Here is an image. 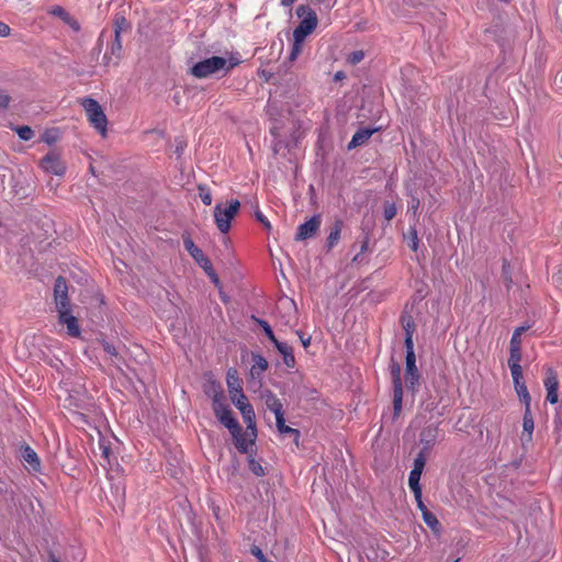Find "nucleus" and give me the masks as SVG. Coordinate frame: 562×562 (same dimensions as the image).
<instances>
[{"label": "nucleus", "mask_w": 562, "mask_h": 562, "mask_svg": "<svg viewBox=\"0 0 562 562\" xmlns=\"http://www.w3.org/2000/svg\"><path fill=\"white\" fill-rule=\"evenodd\" d=\"M239 64L238 59L229 58L226 59L221 56H212L204 60H201L194 64L190 68V74L199 79L207 78L221 70H224L225 74L231 71L235 66Z\"/></svg>", "instance_id": "obj_1"}, {"label": "nucleus", "mask_w": 562, "mask_h": 562, "mask_svg": "<svg viewBox=\"0 0 562 562\" xmlns=\"http://www.w3.org/2000/svg\"><path fill=\"white\" fill-rule=\"evenodd\" d=\"M83 108L87 120L91 126L104 138L108 135V117L100 105L93 98L86 97L80 101Z\"/></svg>", "instance_id": "obj_2"}, {"label": "nucleus", "mask_w": 562, "mask_h": 562, "mask_svg": "<svg viewBox=\"0 0 562 562\" xmlns=\"http://www.w3.org/2000/svg\"><path fill=\"white\" fill-rule=\"evenodd\" d=\"M296 14L301 21L293 31V37H297V42H304L317 27L318 19L316 12L307 5L297 7Z\"/></svg>", "instance_id": "obj_3"}, {"label": "nucleus", "mask_w": 562, "mask_h": 562, "mask_svg": "<svg viewBox=\"0 0 562 562\" xmlns=\"http://www.w3.org/2000/svg\"><path fill=\"white\" fill-rule=\"evenodd\" d=\"M240 207L238 200H232L228 206L216 204L214 207V220L216 227L223 234H226L231 229L232 220L236 216Z\"/></svg>", "instance_id": "obj_4"}, {"label": "nucleus", "mask_w": 562, "mask_h": 562, "mask_svg": "<svg viewBox=\"0 0 562 562\" xmlns=\"http://www.w3.org/2000/svg\"><path fill=\"white\" fill-rule=\"evenodd\" d=\"M212 408L216 418L229 430V432L238 430V422L233 416V413L226 403V396L224 393L217 394V397L214 398V403H212Z\"/></svg>", "instance_id": "obj_5"}, {"label": "nucleus", "mask_w": 562, "mask_h": 562, "mask_svg": "<svg viewBox=\"0 0 562 562\" xmlns=\"http://www.w3.org/2000/svg\"><path fill=\"white\" fill-rule=\"evenodd\" d=\"M401 372L402 370L398 363L394 362L391 364V376L393 383V411L395 417L400 416L403 404V384Z\"/></svg>", "instance_id": "obj_6"}, {"label": "nucleus", "mask_w": 562, "mask_h": 562, "mask_svg": "<svg viewBox=\"0 0 562 562\" xmlns=\"http://www.w3.org/2000/svg\"><path fill=\"white\" fill-rule=\"evenodd\" d=\"M54 301L57 313L71 308L68 297V284L64 277H58L54 285Z\"/></svg>", "instance_id": "obj_7"}, {"label": "nucleus", "mask_w": 562, "mask_h": 562, "mask_svg": "<svg viewBox=\"0 0 562 562\" xmlns=\"http://www.w3.org/2000/svg\"><path fill=\"white\" fill-rule=\"evenodd\" d=\"M231 434L235 440V447L240 453H248L255 446L257 430L247 429L246 431H243L240 425L238 424V430H234V432Z\"/></svg>", "instance_id": "obj_8"}, {"label": "nucleus", "mask_w": 562, "mask_h": 562, "mask_svg": "<svg viewBox=\"0 0 562 562\" xmlns=\"http://www.w3.org/2000/svg\"><path fill=\"white\" fill-rule=\"evenodd\" d=\"M559 375L558 373L550 367L544 369V379H543V385L547 391V397L546 400L550 404H557L559 402Z\"/></svg>", "instance_id": "obj_9"}, {"label": "nucleus", "mask_w": 562, "mask_h": 562, "mask_svg": "<svg viewBox=\"0 0 562 562\" xmlns=\"http://www.w3.org/2000/svg\"><path fill=\"white\" fill-rule=\"evenodd\" d=\"M426 464V458L425 456L419 452L418 456L414 459V465L412 471L409 472L408 476V485L411 491L413 492L414 496H418V494L422 492V486L419 484L420 476L423 473V470Z\"/></svg>", "instance_id": "obj_10"}, {"label": "nucleus", "mask_w": 562, "mask_h": 562, "mask_svg": "<svg viewBox=\"0 0 562 562\" xmlns=\"http://www.w3.org/2000/svg\"><path fill=\"white\" fill-rule=\"evenodd\" d=\"M41 167L49 173L55 176H63L66 171V166L60 156L54 151H49L41 160Z\"/></svg>", "instance_id": "obj_11"}, {"label": "nucleus", "mask_w": 562, "mask_h": 562, "mask_svg": "<svg viewBox=\"0 0 562 562\" xmlns=\"http://www.w3.org/2000/svg\"><path fill=\"white\" fill-rule=\"evenodd\" d=\"M322 217L319 214L313 215L308 221L297 227L296 240H305L313 237L319 229Z\"/></svg>", "instance_id": "obj_12"}, {"label": "nucleus", "mask_w": 562, "mask_h": 562, "mask_svg": "<svg viewBox=\"0 0 562 562\" xmlns=\"http://www.w3.org/2000/svg\"><path fill=\"white\" fill-rule=\"evenodd\" d=\"M227 386L231 400L235 406L238 400L243 402L248 401L247 396L243 392V387L238 376L236 375V371L233 369H231L227 373Z\"/></svg>", "instance_id": "obj_13"}, {"label": "nucleus", "mask_w": 562, "mask_h": 562, "mask_svg": "<svg viewBox=\"0 0 562 562\" xmlns=\"http://www.w3.org/2000/svg\"><path fill=\"white\" fill-rule=\"evenodd\" d=\"M406 372H405V380L407 387L415 392L417 387L419 386V373L418 369L416 367V357L406 356Z\"/></svg>", "instance_id": "obj_14"}, {"label": "nucleus", "mask_w": 562, "mask_h": 562, "mask_svg": "<svg viewBox=\"0 0 562 562\" xmlns=\"http://www.w3.org/2000/svg\"><path fill=\"white\" fill-rule=\"evenodd\" d=\"M512 378L514 381L515 391L520 402L524 403L525 407L530 406L531 396L528 392L527 385L524 382L522 371L512 373Z\"/></svg>", "instance_id": "obj_15"}, {"label": "nucleus", "mask_w": 562, "mask_h": 562, "mask_svg": "<svg viewBox=\"0 0 562 562\" xmlns=\"http://www.w3.org/2000/svg\"><path fill=\"white\" fill-rule=\"evenodd\" d=\"M58 321L60 324L67 326L68 335L71 337L80 336V327L77 317L71 314V308L58 313Z\"/></svg>", "instance_id": "obj_16"}, {"label": "nucleus", "mask_w": 562, "mask_h": 562, "mask_svg": "<svg viewBox=\"0 0 562 562\" xmlns=\"http://www.w3.org/2000/svg\"><path fill=\"white\" fill-rule=\"evenodd\" d=\"M261 398L263 400L266 407L274 414L276 418L284 415L283 405L272 391H263Z\"/></svg>", "instance_id": "obj_17"}, {"label": "nucleus", "mask_w": 562, "mask_h": 562, "mask_svg": "<svg viewBox=\"0 0 562 562\" xmlns=\"http://www.w3.org/2000/svg\"><path fill=\"white\" fill-rule=\"evenodd\" d=\"M236 407L239 409L244 422L247 424L248 430H257L256 429V423H255V411L251 406V404L247 402H243L240 400L237 401Z\"/></svg>", "instance_id": "obj_18"}, {"label": "nucleus", "mask_w": 562, "mask_h": 562, "mask_svg": "<svg viewBox=\"0 0 562 562\" xmlns=\"http://www.w3.org/2000/svg\"><path fill=\"white\" fill-rule=\"evenodd\" d=\"M535 429V422L531 414V407H525L524 418H522V435L521 440L530 442L532 439V432Z\"/></svg>", "instance_id": "obj_19"}, {"label": "nucleus", "mask_w": 562, "mask_h": 562, "mask_svg": "<svg viewBox=\"0 0 562 562\" xmlns=\"http://www.w3.org/2000/svg\"><path fill=\"white\" fill-rule=\"evenodd\" d=\"M378 131L379 128H360L353 134L351 140L348 144V149H352L364 145L370 139V137Z\"/></svg>", "instance_id": "obj_20"}, {"label": "nucleus", "mask_w": 562, "mask_h": 562, "mask_svg": "<svg viewBox=\"0 0 562 562\" xmlns=\"http://www.w3.org/2000/svg\"><path fill=\"white\" fill-rule=\"evenodd\" d=\"M50 14L59 18L63 20L67 25H69L75 32L80 31V24L79 22L71 16L63 7L55 5L50 10Z\"/></svg>", "instance_id": "obj_21"}, {"label": "nucleus", "mask_w": 562, "mask_h": 562, "mask_svg": "<svg viewBox=\"0 0 562 562\" xmlns=\"http://www.w3.org/2000/svg\"><path fill=\"white\" fill-rule=\"evenodd\" d=\"M342 227L344 222L340 218H337L330 227V232L326 239V247L328 250H331L339 243Z\"/></svg>", "instance_id": "obj_22"}, {"label": "nucleus", "mask_w": 562, "mask_h": 562, "mask_svg": "<svg viewBox=\"0 0 562 562\" xmlns=\"http://www.w3.org/2000/svg\"><path fill=\"white\" fill-rule=\"evenodd\" d=\"M274 347L282 355L283 362L288 368H294L295 367V357L293 355V349L290 345L286 342L278 341Z\"/></svg>", "instance_id": "obj_23"}, {"label": "nucleus", "mask_w": 562, "mask_h": 562, "mask_svg": "<svg viewBox=\"0 0 562 562\" xmlns=\"http://www.w3.org/2000/svg\"><path fill=\"white\" fill-rule=\"evenodd\" d=\"M277 429L280 434L291 435L296 446H299L301 432L299 429L285 425L284 415L276 418Z\"/></svg>", "instance_id": "obj_24"}, {"label": "nucleus", "mask_w": 562, "mask_h": 562, "mask_svg": "<svg viewBox=\"0 0 562 562\" xmlns=\"http://www.w3.org/2000/svg\"><path fill=\"white\" fill-rule=\"evenodd\" d=\"M278 308L279 311L284 308L288 312L284 324L288 326H294L296 322V308L294 302L289 300L283 301L280 303Z\"/></svg>", "instance_id": "obj_25"}, {"label": "nucleus", "mask_w": 562, "mask_h": 562, "mask_svg": "<svg viewBox=\"0 0 562 562\" xmlns=\"http://www.w3.org/2000/svg\"><path fill=\"white\" fill-rule=\"evenodd\" d=\"M520 361L521 348H509L508 367L510 369V373L522 371Z\"/></svg>", "instance_id": "obj_26"}, {"label": "nucleus", "mask_w": 562, "mask_h": 562, "mask_svg": "<svg viewBox=\"0 0 562 562\" xmlns=\"http://www.w3.org/2000/svg\"><path fill=\"white\" fill-rule=\"evenodd\" d=\"M182 238L186 250L190 254L194 261L199 260L204 255L202 249L194 244L189 235H183Z\"/></svg>", "instance_id": "obj_27"}, {"label": "nucleus", "mask_w": 562, "mask_h": 562, "mask_svg": "<svg viewBox=\"0 0 562 562\" xmlns=\"http://www.w3.org/2000/svg\"><path fill=\"white\" fill-rule=\"evenodd\" d=\"M101 346L104 350V352L110 357L113 364L116 367H120L122 363V357L120 356V352L117 351L116 347L109 341L102 340Z\"/></svg>", "instance_id": "obj_28"}, {"label": "nucleus", "mask_w": 562, "mask_h": 562, "mask_svg": "<svg viewBox=\"0 0 562 562\" xmlns=\"http://www.w3.org/2000/svg\"><path fill=\"white\" fill-rule=\"evenodd\" d=\"M195 262L206 272V274L212 279V281L215 284H217L220 282L218 277L213 269L211 260L205 255H203Z\"/></svg>", "instance_id": "obj_29"}, {"label": "nucleus", "mask_w": 562, "mask_h": 562, "mask_svg": "<svg viewBox=\"0 0 562 562\" xmlns=\"http://www.w3.org/2000/svg\"><path fill=\"white\" fill-rule=\"evenodd\" d=\"M401 324L406 335L414 336L416 324L413 316L408 313H404L401 316Z\"/></svg>", "instance_id": "obj_30"}, {"label": "nucleus", "mask_w": 562, "mask_h": 562, "mask_svg": "<svg viewBox=\"0 0 562 562\" xmlns=\"http://www.w3.org/2000/svg\"><path fill=\"white\" fill-rule=\"evenodd\" d=\"M23 459L27 462L34 470L40 468V459L36 452L29 446H26L23 450Z\"/></svg>", "instance_id": "obj_31"}, {"label": "nucleus", "mask_w": 562, "mask_h": 562, "mask_svg": "<svg viewBox=\"0 0 562 562\" xmlns=\"http://www.w3.org/2000/svg\"><path fill=\"white\" fill-rule=\"evenodd\" d=\"M130 29V23L124 15L116 14L114 18V34L115 37H121V33Z\"/></svg>", "instance_id": "obj_32"}, {"label": "nucleus", "mask_w": 562, "mask_h": 562, "mask_svg": "<svg viewBox=\"0 0 562 562\" xmlns=\"http://www.w3.org/2000/svg\"><path fill=\"white\" fill-rule=\"evenodd\" d=\"M251 319L254 322H256L265 331L266 336L268 337V339L273 342V345H276L279 340L277 339V337L274 336V333L271 328V326L269 325V323L265 319H261V318H258L256 316H251Z\"/></svg>", "instance_id": "obj_33"}, {"label": "nucleus", "mask_w": 562, "mask_h": 562, "mask_svg": "<svg viewBox=\"0 0 562 562\" xmlns=\"http://www.w3.org/2000/svg\"><path fill=\"white\" fill-rule=\"evenodd\" d=\"M502 278L504 280L506 289L509 291L514 284V281H513V277H512V268L507 260L503 261Z\"/></svg>", "instance_id": "obj_34"}, {"label": "nucleus", "mask_w": 562, "mask_h": 562, "mask_svg": "<svg viewBox=\"0 0 562 562\" xmlns=\"http://www.w3.org/2000/svg\"><path fill=\"white\" fill-rule=\"evenodd\" d=\"M254 361H255V363L251 368L252 374H255V373L260 374L268 369V361L262 356L254 355Z\"/></svg>", "instance_id": "obj_35"}, {"label": "nucleus", "mask_w": 562, "mask_h": 562, "mask_svg": "<svg viewBox=\"0 0 562 562\" xmlns=\"http://www.w3.org/2000/svg\"><path fill=\"white\" fill-rule=\"evenodd\" d=\"M12 130L19 135V137L23 140H30L34 137L33 130L27 125L14 126Z\"/></svg>", "instance_id": "obj_36"}, {"label": "nucleus", "mask_w": 562, "mask_h": 562, "mask_svg": "<svg viewBox=\"0 0 562 562\" xmlns=\"http://www.w3.org/2000/svg\"><path fill=\"white\" fill-rule=\"evenodd\" d=\"M248 467L249 470L256 475V476H263L266 474L263 467L259 461H257L251 454L248 458Z\"/></svg>", "instance_id": "obj_37"}, {"label": "nucleus", "mask_w": 562, "mask_h": 562, "mask_svg": "<svg viewBox=\"0 0 562 562\" xmlns=\"http://www.w3.org/2000/svg\"><path fill=\"white\" fill-rule=\"evenodd\" d=\"M423 519L425 521V524L431 528L434 531H438L439 530V527H440V522L439 520L437 519V517L431 513H424L423 515Z\"/></svg>", "instance_id": "obj_38"}, {"label": "nucleus", "mask_w": 562, "mask_h": 562, "mask_svg": "<svg viewBox=\"0 0 562 562\" xmlns=\"http://www.w3.org/2000/svg\"><path fill=\"white\" fill-rule=\"evenodd\" d=\"M224 393L223 389L220 383L217 382H210L207 387L205 389V394L209 395L212 398V403H214V398L217 397V394Z\"/></svg>", "instance_id": "obj_39"}, {"label": "nucleus", "mask_w": 562, "mask_h": 562, "mask_svg": "<svg viewBox=\"0 0 562 562\" xmlns=\"http://www.w3.org/2000/svg\"><path fill=\"white\" fill-rule=\"evenodd\" d=\"M303 43L304 42H297V37H293V45H292V49H291V53H290V56H289V59L291 61H294L299 57V55L301 54L302 47H303Z\"/></svg>", "instance_id": "obj_40"}, {"label": "nucleus", "mask_w": 562, "mask_h": 562, "mask_svg": "<svg viewBox=\"0 0 562 562\" xmlns=\"http://www.w3.org/2000/svg\"><path fill=\"white\" fill-rule=\"evenodd\" d=\"M364 58V53L362 50H355L350 53L347 57L348 64L355 66L361 63Z\"/></svg>", "instance_id": "obj_41"}, {"label": "nucleus", "mask_w": 562, "mask_h": 562, "mask_svg": "<svg viewBox=\"0 0 562 562\" xmlns=\"http://www.w3.org/2000/svg\"><path fill=\"white\" fill-rule=\"evenodd\" d=\"M397 209L394 203H385L384 205V217L386 221H391L395 217Z\"/></svg>", "instance_id": "obj_42"}, {"label": "nucleus", "mask_w": 562, "mask_h": 562, "mask_svg": "<svg viewBox=\"0 0 562 562\" xmlns=\"http://www.w3.org/2000/svg\"><path fill=\"white\" fill-rule=\"evenodd\" d=\"M199 191H200V198H201V201L203 202V204L211 205V203H212L211 191L207 188L202 187V186L199 187Z\"/></svg>", "instance_id": "obj_43"}, {"label": "nucleus", "mask_w": 562, "mask_h": 562, "mask_svg": "<svg viewBox=\"0 0 562 562\" xmlns=\"http://www.w3.org/2000/svg\"><path fill=\"white\" fill-rule=\"evenodd\" d=\"M413 337L414 336H411V335H406L405 336V339H404V345H405V349H406V356H412V357H416L415 356V351H414V341H413Z\"/></svg>", "instance_id": "obj_44"}, {"label": "nucleus", "mask_w": 562, "mask_h": 562, "mask_svg": "<svg viewBox=\"0 0 562 562\" xmlns=\"http://www.w3.org/2000/svg\"><path fill=\"white\" fill-rule=\"evenodd\" d=\"M111 54L115 55L117 58L120 57V53L122 50V40L121 37H115L114 42L111 45Z\"/></svg>", "instance_id": "obj_45"}, {"label": "nucleus", "mask_w": 562, "mask_h": 562, "mask_svg": "<svg viewBox=\"0 0 562 562\" xmlns=\"http://www.w3.org/2000/svg\"><path fill=\"white\" fill-rule=\"evenodd\" d=\"M409 234H411V241H409V247L413 251H417L418 249V245H419V240H418V236H417V232L415 228H412L409 231Z\"/></svg>", "instance_id": "obj_46"}, {"label": "nucleus", "mask_w": 562, "mask_h": 562, "mask_svg": "<svg viewBox=\"0 0 562 562\" xmlns=\"http://www.w3.org/2000/svg\"><path fill=\"white\" fill-rule=\"evenodd\" d=\"M10 95L2 89H0V110H4L9 106Z\"/></svg>", "instance_id": "obj_47"}, {"label": "nucleus", "mask_w": 562, "mask_h": 562, "mask_svg": "<svg viewBox=\"0 0 562 562\" xmlns=\"http://www.w3.org/2000/svg\"><path fill=\"white\" fill-rule=\"evenodd\" d=\"M414 498L416 501L418 509L422 512V515H424V513H429L427 506L424 504L422 499V492L418 494V496H414Z\"/></svg>", "instance_id": "obj_48"}, {"label": "nucleus", "mask_w": 562, "mask_h": 562, "mask_svg": "<svg viewBox=\"0 0 562 562\" xmlns=\"http://www.w3.org/2000/svg\"><path fill=\"white\" fill-rule=\"evenodd\" d=\"M255 215H256L257 221L260 222L261 224H263V226L267 229L271 228L270 222L266 218V216L260 211H257L255 213Z\"/></svg>", "instance_id": "obj_49"}, {"label": "nucleus", "mask_w": 562, "mask_h": 562, "mask_svg": "<svg viewBox=\"0 0 562 562\" xmlns=\"http://www.w3.org/2000/svg\"><path fill=\"white\" fill-rule=\"evenodd\" d=\"M251 553L258 559L259 562H267V559L260 548H251Z\"/></svg>", "instance_id": "obj_50"}, {"label": "nucleus", "mask_w": 562, "mask_h": 562, "mask_svg": "<svg viewBox=\"0 0 562 562\" xmlns=\"http://www.w3.org/2000/svg\"><path fill=\"white\" fill-rule=\"evenodd\" d=\"M509 348H521V337L513 334Z\"/></svg>", "instance_id": "obj_51"}, {"label": "nucleus", "mask_w": 562, "mask_h": 562, "mask_svg": "<svg viewBox=\"0 0 562 562\" xmlns=\"http://www.w3.org/2000/svg\"><path fill=\"white\" fill-rule=\"evenodd\" d=\"M10 32H11L10 26L8 24H5L4 22L0 21V36L7 37L10 35Z\"/></svg>", "instance_id": "obj_52"}, {"label": "nucleus", "mask_w": 562, "mask_h": 562, "mask_svg": "<svg viewBox=\"0 0 562 562\" xmlns=\"http://www.w3.org/2000/svg\"><path fill=\"white\" fill-rule=\"evenodd\" d=\"M418 207H419V200L417 198H413L411 205H409V210H412L415 213L418 210Z\"/></svg>", "instance_id": "obj_53"}, {"label": "nucleus", "mask_w": 562, "mask_h": 562, "mask_svg": "<svg viewBox=\"0 0 562 562\" xmlns=\"http://www.w3.org/2000/svg\"><path fill=\"white\" fill-rule=\"evenodd\" d=\"M529 329V326H520V327H517L513 334L515 335H518L521 337L522 333H525L526 330Z\"/></svg>", "instance_id": "obj_54"}, {"label": "nucleus", "mask_w": 562, "mask_h": 562, "mask_svg": "<svg viewBox=\"0 0 562 562\" xmlns=\"http://www.w3.org/2000/svg\"><path fill=\"white\" fill-rule=\"evenodd\" d=\"M300 339L302 341V345L304 346V348H307L311 344V337H306L304 338L302 335H300Z\"/></svg>", "instance_id": "obj_55"}, {"label": "nucleus", "mask_w": 562, "mask_h": 562, "mask_svg": "<svg viewBox=\"0 0 562 562\" xmlns=\"http://www.w3.org/2000/svg\"><path fill=\"white\" fill-rule=\"evenodd\" d=\"M280 2L283 7H291L295 0H280Z\"/></svg>", "instance_id": "obj_56"}, {"label": "nucleus", "mask_w": 562, "mask_h": 562, "mask_svg": "<svg viewBox=\"0 0 562 562\" xmlns=\"http://www.w3.org/2000/svg\"><path fill=\"white\" fill-rule=\"evenodd\" d=\"M103 448V454L105 457H108L109 452H110V449L108 447H102Z\"/></svg>", "instance_id": "obj_57"}, {"label": "nucleus", "mask_w": 562, "mask_h": 562, "mask_svg": "<svg viewBox=\"0 0 562 562\" xmlns=\"http://www.w3.org/2000/svg\"><path fill=\"white\" fill-rule=\"evenodd\" d=\"M344 77V74L341 71H338L336 75H335V78L336 79H340Z\"/></svg>", "instance_id": "obj_58"}, {"label": "nucleus", "mask_w": 562, "mask_h": 562, "mask_svg": "<svg viewBox=\"0 0 562 562\" xmlns=\"http://www.w3.org/2000/svg\"><path fill=\"white\" fill-rule=\"evenodd\" d=\"M50 562H59V560L54 554H50Z\"/></svg>", "instance_id": "obj_59"}, {"label": "nucleus", "mask_w": 562, "mask_h": 562, "mask_svg": "<svg viewBox=\"0 0 562 562\" xmlns=\"http://www.w3.org/2000/svg\"><path fill=\"white\" fill-rule=\"evenodd\" d=\"M368 241H364L361 246V251H364L367 249Z\"/></svg>", "instance_id": "obj_60"}, {"label": "nucleus", "mask_w": 562, "mask_h": 562, "mask_svg": "<svg viewBox=\"0 0 562 562\" xmlns=\"http://www.w3.org/2000/svg\"><path fill=\"white\" fill-rule=\"evenodd\" d=\"M46 143L50 144L54 142V139H52V136H48V138H45Z\"/></svg>", "instance_id": "obj_61"}, {"label": "nucleus", "mask_w": 562, "mask_h": 562, "mask_svg": "<svg viewBox=\"0 0 562 562\" xmlns=\"http://www.w3.org/2000/svg\"><path fill=\"white\" fill-rule=\"evenodd\" d=\"M46 143L50 144L54 142V139H52V136H48V138H45Z\"/></svg>", "instance_id": "obj_62"}, {"label": "nucleus", "mask_w": 562, "mask_h": 562, "mask_svg": "<svg viewBox=\"0 0 562 562\" xmlns=\"http://www.w3.org/2000/svg\"><path fill=\"white\" fill-rule=\"evenodd\" d=\"M454 562H458V560H456Z\"/></svg>", "instance_id": "obj_63"}]
</instances>
